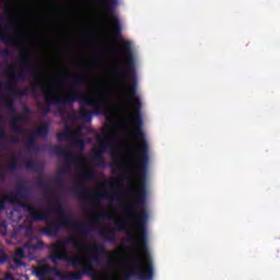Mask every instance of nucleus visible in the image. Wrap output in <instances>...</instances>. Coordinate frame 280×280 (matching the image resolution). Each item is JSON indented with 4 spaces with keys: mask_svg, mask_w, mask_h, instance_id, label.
<instances>
[{
    "mask_svg": "<svg viewBox=\"0 0 280 280\" xmlns=\"http://www.w3.org/2000/svg\"><path fill=\"white\" fill-rule=\"evenodd\" d=\"M125 55V71L116 70V75L129 86V92L126 93V85H122V91L126 94L127 100L132 102V106L136 114H131L133 117V137L140 141V148H132V150H139L141 153L135 162V172L137 176L138 189L132 186L130 191L135 196V202L131 207L125 209L126 213L136 218L133 221L135 226L139 231L137 236L132 232H128V240L133 246H139L142 253H148V210L145 209V202L148 200V164L150 163V149L145 133L141 126H143V119L141 118V98L137 96V81L130 83V78H135V56L132 55V44L130 42H124V46L120 48Z\"/></svg>",
    "mask_w": 280,
    "mask_h": 280,
    "instance_id": "f257e3e1",
    "label": "nucleus"
},
{
    "mask_svg": "<svg viewBox=\"0 0 280 280\" xmlns=\"http://www.w3.org/2000/svg\"><path fill=\"white\" fill-rule=\"evenodd\" d=\"M21 207L27 211L34 222H47L42 230L43 235H47V237H56L62 229H74L83 237H86V235H91L94 226L93 223H82L73 220L71 214H67L60 200H56L55 205L49 209H40L39 211H36V208L25 202H22Z\"/></svg>",
    "mask_w": 280,
    "mask_h": 280,
    "instance_id": "f03ea898",
    "label": "nucleus"
},
{
    "mask_svg": "<svg viewBox=\"0 0 280 280\" xmlns=\"http://www.w3.org/2000/svg\"><path fill=\"white\" fill-rule=\"evenodd\" d=\"M73 246L77 250H84V241H77L75 236H69L66 238H59L56 243L50 245V260L52 264H58V261H69L71 266H84V260L80 256L69 255V247Z\"/></svg>",
    "mask_w": 280,
    "mask_h": 280,
    "instance_id": "7ed1b4c3",
    "label": "nucleus"
},
{
    "mask_svg": "<svg viewBox=\"0 0 280 280\" xmlns=\"http://www.w3.org/2000/svg\"><path fill=\"white\" fill-rule=\"evenodd\" d=\"M30 60L31 57L27 54H22L18 57V61L22 68L21 71L10 72L8 74L10 83L0 85V89H4V91L10 93V95H13V97H25V95H27V90H16L14 84H16V82H25V80H27V73H31L32 75L36 73V68L34 65L30 63Z\"/></svg>",
    "mask_w": 280,
    "mask_h": 280,
    "instance_id": "20e7f679",
    "label": "nucleus"
},
{
    "mask_svg": "<svg viewBox=\"0 0 280 280\" xmlns=\"http://www.w3.org/2000/svg\"><path fill=\"white\" fill-rule=\"evenodd\" d=\"M44 104H38L37 108L39 110H43V115H49L51 113V106H73L75 102H81V104H84V106H93V104H97V101L95 98H89L79 92H74L72 94H68L66 97H58L50 92L44 93Z\"/></svg>",
    "mask_w": 280,
    "mask_h": 280,
    "instance_id": "39448f33",
    "label": "nucleus"
},
{
    "mask_svg": "<svg viewBox=\"0 0 280 280\" xmlns=\"http://www.w3.org/2000/svg\"><path fill=\"white\" fill-rule=\"evenodd\" d=\"M92 98L96 101V104L88 106H94L93 110L81 108L78 115L73 110L71 113L65 110V106L69 105H57V115H62L61 119L63 121H85V124H89V121H92L93 115H104L110 106L106 98Z\"/></svg>",
    "mask_w": 280,
    "mask_h": 280,
    "instance_id": "423d86ee",
    "label": "nucleus"
},
{
    "mask_svg": "<svg viewBox=\"0 0 280 280\" xmlns=\"http://www.w3.org/2000/svg\"><path fill=\"white\" fill-rule=\"evenodd\" d=\"M35 277L39 280H45L49 275H55L60 280H82V273L79 271H62L58 266L51 267L48 264L34 267Z\"/></svg>",
    "mask_w": 280,
    "mask_h": 280,
    "instance_id": "0eeeda50",
    "label": "nucleus"
},
{
    "mask_svg": "<svg viewBox=\"0 0 280 280\" xmlns=\"http://www.w3.org/2000/svg\"><path fill=\"white\" fill-rule=\"evenodd\" d=\"M30 198V185L25 179L16 184V188L2 199L0 197V211L5 209V202L11 205H19L20 200H27Z\"/></svg>",
    "mask_w": 280,
    "mask_h": 280,
    "instance_id": "6e6552de",
    "label": "nucleus"
},
{
    "mask_svg": "<svg viewBox=\"0 0 280 280\" xmlns=\"http://www.w3.org/2000/svg\"><path fill=\"white\" fill-rule=\"evenodd\" d=\"M49 128H51V122L46 121L40 125L37 129L31 131L30 138L26 140L25 147L27 150H32L33 152H38V143H36V139L38 137H43V139H47L49 137Z\"/></svg>",
    "mask_w": 280,
    "mask_h": 280,
    "instance_id": "1a4fd4ad",
    "label": "nucleus"
},
{
    "mask_svg": "<svg viewBox=\"0 0 280 280\" xmlns=\"http://www.w3.org/2000/svg\"><path fill=\"white\" fill-rule=\"evenodd\" d=\"M45 248V244L43 241H37L36 244L28 242L23 247H20L16 249L14 256H13V264L18 268H25L27 264L25 261H22V259H25L27 255L25 254V250H43Z\"/></svg>",
    "mask_w": 280,
    "mask_h": 280,
    "instance_id": "9d476101",
    "label": "nucleus"
},
{
    "mask_svg": "<svg viewBox=\"0 0 280 280\" xmlns=\"http://www.w3.org/2000/svg\"><path fill=\"white\" fill-rule=\"evenodd\" d=\"M97 140L100 141L102 151L93 150L92 161L96 163L94 167H105L106 161L104 160V151L110 150V148H113V141H110V136L108 135H105L104 138H102V136H97Z\"/></svg>",
    "mask_w": 280,
    "mask_h": 280,
    "instance_id": "9b49d317",
    "label": "nucleus"
},
{
    "mask_svg": "<svg viewBox=\"0 0 280 280\" xmlns=\"http://www.w3.org/2000/svg\"><path fill=\"white\" fill-rule=\"evenodd\" d=\"M117 5H119L118 0H105V8L107 15L110 16L113 32L116 38H121V23L119 22V18L115 15V8Z\"/></svg>",
    "mask_w": 280,
    "mask_h": 280,
    "instance_id": "f8f14e48",
    "label": "nucleus"
},
{
    "mask_svg": "<svg viewBox=\"0 0 280 280\" xmlns=\"http://www.w3.org/2000/svg\"><path fill=\"white\" fill-rule=\"evenodd\" d=\"M49 151L51 154H55V156H63L66 165H71V163L75 165L80 162L86 163L84 156H75L73 152H66L65 149L59 145H50Z\"/></svg>",
    "mask_w": 280,
    "mask_h": 280,
    "instance_id": "ddd939ff",
    "label": "nucleus"
},
{
    "mask_svg": "<svg viewBox=\"0 0 280 280\" xmlns=\"http://www.w3.org/2000/svg\"><path fill=\"white\" fill-rule=\"evenodd\" d=\"M85 248H89L93 255L90 257L91 264H96V266H101L102 264V257L108 255V250H106V247L102 243H94L92 247L89 245H85Z\"/></svg>",
    "mask_w": 280,
    "mask_h": 280,
    "instance_id": "4468645a",
    "label": "nucleus"
},
{
    "mask_svg": "<svg viewBox=\"0 0 280 280\" xmlns=\"http://www.w3.org/2000/svg\"><path fill=\"white\" fill-rule=\"evenodd\" d=\"M117 228H108L107 231L101 230L100 235L103 237L106 242H117V237L115 234L117 232H126V224L121 220L116 221Z\"/></svg>",
    "mask_w": 280,
    "mask_h": 280,
    "instance_id": "2eb2a0df",
    "label": "nucleus"
},
{
    "mask_svg": "<svg viewBox=\"0 0 280 280\" xmlns=\"http://www.w3.org/2000/svg\"><path fill=\"white\" fill-rule=\"evenodd\" d=\"M21 121H30V115L24 114V115H19L18 113L13 116L11 119V128L13 132L16 135H25L27 132V129L25 127L21 126Z\"/></svg>",
    "mask_w": 280,
    "mask_h": 280,
    "instance_id": "dca6fc26",
    "label": "nucleus"
},
{
    "mask_svg": "<svg viewBox=\"0 0 280 280\" xmlns=\"http://www.w3.org/2000/svg\"><path fill=\"white\" fill-rule=\"evenodd\" d=\"M72 78L71 91H80V89L86 84V74L74 73Z\"/></svg>",
    "mask_w": 280,
    "mask_h": 280,
    "instance_id": "f3484780",
    "label": "nucleus"
},
{
    "mask_svg": "<svg viewBox=\"0 0 280 280\" xmlns=\"http://www.w3.org/2000/svg\"><path fill=\"white\" fill-rule=\"evenodd\" d=\"M115 200V198H113V195H108V194H102V192H95L92 196V199L89 200V205L91 207H95L97 205H100L102 202V200Z\"/></svg>",
    "mask_w": 280,
    "mask_h": 280,
    "instance_id": "a211bd4d",
    "label": "nucleus"
},
{
    "mask_svg": "<svg viewBox=\"0 0 280 280\" xmlns=\"http://www.w3.org/2000/svg\"><path fill=\"white\" fill-rule=\"evenodd\" d=\"M24 167L26 170H32L33 172H40V174H43V164H40V162H36L32 160L25 161Z\"/></svg>",
    "mask_w": 280,
    "mask_h": 280,
    "instance_id": "6ab92c4d",
    "label": "nucleus"
},
{
    "mask_svg": "<svg viewBox=\"0 0 280 280\" xmlns=\"http://www.w3.org/2000/svg\"><path fill=\"white\" fill-rule=\"evenodd\" d=\"M38 91H43V81L40 78H36L35 82L32 83V97L38 98Z\"/></svg>",
    "mask_w": 280,
    "mask_h": 280,
    "instance_id": "aec40b11",
    "label": "nucleus"
},
{
    "mask_svg": "<svg viewBox=\"0 0 280 280\" xmlns=\"http://www.w3.org/2000/svg\"><path fill=\"white\" fill-rule=\"evenodd\" d=\"M73 194L75 196H78L79 198H82V200H86V188L84 187V185L82 183H79L74 187Z\"/></svg>",
    "mask_w": 280,
    "mask_h": 280,
    "instance_id": "412c9836",
    "label": "nucleus"
},
{
    "mask_svg": "<svg viewBox=\"0 0 280 280\" xmlns=\"http://www.w3.org/2000/svg\"><path fill=\"white\" fill-rule=\"evenodd\" d=\"M37 187H39V189H43V191H45L46 194L48 191H51V184H49V182H45V178H43V175H39L37 179Z\"/></svg>",
    "mask_w": 280,
    "mask_h": 280,
    "instance_id": "4be33fe9",
    "label": "nucleus"
},
{
    "mask_svg": "<svg viewBox=\"0 0 280 280\" xmlns=\"http://www.w3.org/2000/svg\"><path fill=\"white\" fill-rule=\"evenodd\" d=\"M81 178L84 182L95 180V172L91 171V168H86L82 174Z\"/></svg>",
    "mask_w": 280,
    "mask_h": 280,
    "instance_id": "5701e85b",
    "label": "nucleus"
},
{
    "mask_svg": "<svg viewBox=\"0 0 280 280\" xmlns=\"http://www.w3.org/2000/svg\"><path fill=\"white\" fill-rule=\"evenodd\" d=\"M79 275H86V277H94L95 276V269L92 267V265H88L83 267L82 272H79Z\"/></svg>",
    "mask_w": 280,
    "mask_h": 280,
    "instance_id": "b1692460",
    "label": "nucleus"
},
{
    "mask_svg": "<svg viewBox=\"0 0 280 280\" xmlns=\"http://www.w3.org/2000/svg\"><path fill=\"white\" fill-rule=\"evenodd\" d=\"M4 103H5V106L9 110V113H11L14 117L16 115V106L14 105V101L5 100Z\"/></svg>",
    "mask_w": 280,
    "mask_h": 280,
    "instance_id": "393cba45",
    "label": "nucleus"
},
{
    "mask_svg": "<svg viewBox=\"0 0 280 280\" xmlns=\"http://www.w3.org/2000/svg\"><path fill=\"white\" fill-rule=\"evenodd\" d=\"M104 220H114V218L106 212L94 217V222H104Z\"/></svg>",
    "mask_w": 280,
    "mask_h": 280,
    "instance_id": "a878e982",
    "label": "nucleus"
},
{
    "mask_svg": "<svg viewBox=\"0 0 280 280\" xmlns=\"http://www.w3.org/2000/svg\"><path fill=\"white\" fill-rule=\"evenodd\" d=\"M9 170H11V172H14V170H19V158L18 156H13L11 162L9 163Z\"/></svg>",
    "mask_w": 280,
    "mask_h": 280,
    "instance_id": "bb28decb",
    "label": "nucleus"
},
{
    "mask_svg": "<svg viewBox=\"0 0 280 280\" xmlns=\"http://www.w3.org/2000/svg\"><path fill=\"white\" fill-rule=\"evenodd\" d=\"M69 139H73L69 133L61 131L57 133V140L58 141H69Z\"/></svg>",
    "mask_w": 280,
    "mask_h": 280,
    "instance_id": "cd10ccee",
    "label": "nucleus"
},
{
    "mask_svg": "<svg viewBox=\"0 0 280 280\" xmlns=\"http://www.w3.org/2000/svg\"><path fill=\"white\" fill-rule=\"evenodd\" d=\"M63 132H67V135H69L70 137H73L75 135V132L73 131V128H71V125L67 122L63 126Z\"/></svg>",
    "mask_w": 280,
    "mask_h": 280,
    "instance_id": "c85d7f7f",
    "label": "nucleus"
},
{
    "mask_svg": "<svg viewBox=\"0 0 280 280\" xmlns=\"http://www.w3.org/2000/svg\"><path fill=\"white\" fill-rule=\"evenodd\" d=\"M107 185L113 189L114 187H120L121 182H119V179L113 178L107 182Z\"/></svg>",
    "mask_w": 280,
    "mask_h": 280,
    "instance_id": "c756f323",
    "label": "nucleus"
},
{
    "mask_svg": "<svg viewBox=\"0 0 280 280\" xmlns=\"http://www.w3.org/2000/svg\"><path fill=\"white\" fill-rule=\"evenodd\" d=\"M5 261H8V254L0 249V264H5Z\"/></svg>",
    "mask_w": 280,
    "mask_h": 280,
    "instance_id": "7c9ffc66",
    "label": "nucleus"
},
{
    "mask_svg": "<svg viewBox=\"0 0 280 280\" xmlns=\"http://www.w3.org/2000/svg\"><path fill=\"white\" fill-rule=\"evenodd\" d=\"M75 143H77V147L79 148V150H81V151L84 150V148L86 145V142L82 139L77 140Z\"/></svg>",
    "mask_w": 280,
    "mask_h": 280,
    "instance_id": "2f4dec72",
    "label": "nucleus"
},
{
    "mask_svg": "<svg viewBox=\"0 0 280 280\" xmlns=\"http://www.w3.org/2000/svg\"><path fill=\"white\" fill-rule=\"evenodd\" d=\"M0 126H3V121L0 119ZM0 139H8V136L5 135V130L0 128Z\"/></svg>",
    "mask_w": 280,
    "mask_h": 280,
    "instance_id": "473e14b6",
    "label": "nucleus"
},
{
    "mask_svg": "<svg viewBox=\"0 0 280 280\" xmlns=\"http://www.w3.org/2000/svg\"><path fill=\"white\" fill-rule=\"evenodd\" d=\"M114 264H115V256H113V255H109L108 257H107V266H114Z\"/></svg>",
    "mask_w": 280,
    "mask_h": 280,
    "instance_id": "72a5a7b5",
    "label": "nucleus"
},
{
    "mask_svg": "<svg viewBox=\"0 0 280 280\" xmlns=\"http://www.w3.org/2000/svg\"><path fill=\"white\" fill-rule=\"evenodd\" d=\"M23 110H24L25 115H32V109L30 107L24 106Z\"/></svg>",
    "mask_w": 280,
    "mask_h": 280,
    "instance_id": "f704fd0d",
    "label": "nucleus"
},
{
    "mask_svg": "<svg viewBox=\"0 0 280 280\" xmlns=\"http://www.w3.org/2000/svg\"><path fill=\"white\" fill-rule=\"evenodd\" d=\"M57 183L59 185H65V180L62 179V177H57Z\"/></svg>",
    "mask_w": 280,
    "mask_h": 280,
    "instance_id": "c9c22d12",
    "label": "nucleus"
},
{
    "mask_svg": "<svg viewBox=\"0 0 280 280\" xmlns=\"http://www.w3.org/2000/svg\"><path fill=\"white\" fill-rule=\"evenodd\" d=\"M11 141H12V143H19V138L13 137V138L11 139Z\"/></svg>",
    "mask_w": 280,
    "mask_h": 280,
    "instance_id": "e433bc0d",
    "label": "nucleus"
},
{
    "mask_svg": "<svg viewBox=\"0 0 280 280\" xmlns=\"http://www.w3.org/2000/svg\"><path fill=\"white\" fill-rule=\"evenodd\" d=\"M112 167H116V170H119V167H121V165L120 164H115Z\"/></svg>",
    "mask_w": 280,
    "mask_h": 280,
    "instance_id": "4c0bfd02",
    "label": "nucleus"
},
{
    "mask_svg": "<svg viewBox=\"0 0 280 280\" xmlns=\"http://www.w3.org/2000/svg\"><path fill=\"white\" fill-rule=\"evenodd\" d=\"M4 16L10 18V11H5Z\"/></svg>",
    "mask_w": 280,
    "mask_h": 280,
    "instance_id": "58836bf2",
    "label": "nucleus"
},
{
    "mask_svg": "<svg viewBox=\"0 0 280 280\" xmlns=\"http://www.w3.org/2000/svg\"><path fill=\"white\" fill-rule=\"evenodd\" d=\"M0 176H1V179L3 180V178H5V172H2Z\"/></svg>",
    "mask_w": 280,
    "mask_h": 280,
    "instance_id": "ea45409f",
    "label": "nucleus"
},
{
    "mask_svg": "<svg viewBox=\"0 0 280 280\" xmlns=\"http://www.w3.org/2000/svg\"><path fill=\"white\" fill-rule=\"evenodd\" d=\"M126 222H127L128 224H130V222H132V219L127 218V219H126Z\"/></svg>",
    "mask_w": 280,
    "mask_h": 280,
    "instance_id": "a19ab883",
    "label": "nucleus"
},
{
    "mask_svg": "<svg viewBox=\"0 0 280 280\" xmlns=\"http://www.w3.org/2000/svg\"><path fill=\"white\" fill-rule=\"evenodd\" d=\"M80 132H82V127H80V128L77 130V135H80Z\"/></svg>",
    "mask_w": 280,
    "mask_h": 280,
    "instance_id": "79ce46f5",
    "label": "nucleus"
},
{
    "mask_svg": "<svg viewBox=\"0 0 280 280\" xmlns=\"http://www.w3.org/2000/svg\"><path fill=\"white\" fill-rule=\"evenodd\" d=\"M60 174H67V170H61Z\"/></svg>",
    "mask_w": 280,
    "mask_h": 280,
    "instance_id": "37998d69",
    "label": "nucleus"
},
{
    "mask_svg": "<svg viewBox=\"0 0 280 280\" xmlns=\"http://www.w3.org/2000/svg\"><path fill=\"white\" fill-rule=\"evenodd\" d=\"M115 152H117V150L112 151V156H115Z\"/></svg>",
    "mask_w": 280,
    "mask_h": 280,
    "instance_id": "c03bdc74",
    "label": "nucleus"
},
{
    "mask_svg": "<svg viewBox=\"0 0 280 280\" xmlns=\"http://www.w3.org/2000/svg\"><path fill=\"white\" fill-rule=\"evenodd\" d=\"M113 173H114V174H117V170H113Z\"/></svg>",
    "mask_w": 280,
    "mask_h": 280,
    "instance_id": "a18cd8bd",
    "label": "nucleus"
},
{
    "mask_svg": "<svg viewBox=\"0 0 280 280\" xmlns=\"http://www.w3.org/2000/svg\"><path fill=\"white\" fill-rule=\"evenodd\" d=\"M9 69H14V66H10Z\"/></svg>",
    "mask_w": 280,
    "mask_h": 280,
    "instance_id": "49530a36",
    "label": "nucleus"
},
{
    "mask_svg": "<svg viewBox=\"0 0 280 280\" xmlns=\"http://www.w3.org/2000/svg\"><path fill=\"white\" fill-rule=\"evenodd\" d=\"M0 21H3V18H2V16H0Z\"/></svg>",
    "mask_w": 280,
    "mask_h": 280,
    "instance_id": "de8ad7c7",
    "label": "nucleus"
},
{
    "mask_svg": "<svg viewBox=\"0 0 280 280\" xmlns=\"http://www.w3.org/2000/svg\"><path fill=\"white\" fill-rule=\"evenodd\" d=\"M114 139H117V135L114 136Z\"/></svg>",
    "mask_w": 280,
    "mask_h": 280,
    "instance_id": "09e8293b",
    "label": "nucleus"
}]
</instances>
